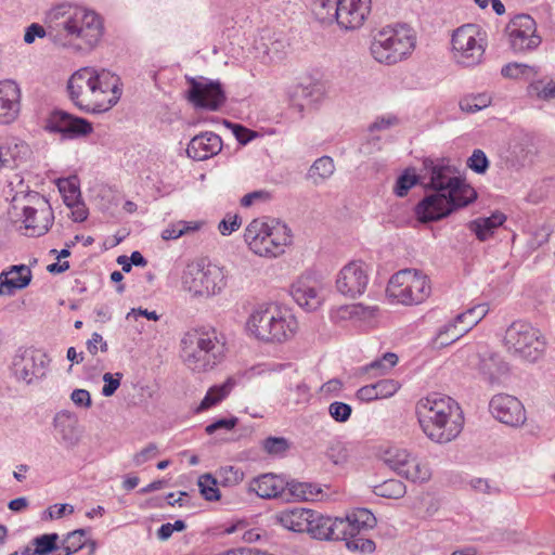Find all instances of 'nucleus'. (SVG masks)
<instances>
[{
	"mask_svg": "<svg viewBox=\"0 0 555 555\" xmlns=\"http://www.w3.org/2000/svg\"><path fill=\"white\" fill-rule=\"evenodd\" d=\"M104 34L100 13L68 1L53 4L44 12L43 25L37 24V38L49 37L54 44L79 54L95 50Z\"/></svg>",
	"mask_w": 555,
	"mask_h": 555,
	"instance_id": "obj_1",
	"label": "nucleus"
},
{
	"mask_svg": "<svg viewBox=\"0 0 555 555\" xmlns=\"http://www.w3.org/2000/svg\"><path fill=\"white\" fill-rule=\"evenodd\" d=\"M423 166L421 183L434 193L422 198L414 208L421 223L439 221L476 201L475 189L456 175L453 166L430 158L424 159Z\"/></svg>",
	"mask_w": 555,
	"mask_h": 555,
	"instance_id": "obj_2",
	"label": "nucleus"
},
{
	"mask_svg": "<svg viewBox=\"0 0 555 555\" xmlns=\"http://www.w3.org/2000/svg\"><path fill=\"white\" fill-rule=\"evenodd\" d=\"M310 517L307 533L320 541H345L349 551L361 553H373L376 548L375 542L365 538V533L373 529L376 517L366 508H358L346 517H332L313 511Z\"/></svg>",
	"mask_w": 555,
	"mask_h": 555,
	"instance_id": "obj_3",
	"label": "nucleus"
},
{
	"mask_svg": "<svg viewBox=\"0 0 555 555\" xmlns=\"http://www.w3.org/2000/svg\"><path fill=\"white\" fill-rule=\"evenodd\" d=\"M423 433L436 443H448L463 429L464 418L457 402L442 393L422 398L415 408Z\"/></svg>",
	"mask_w": 555,
	"mask_h": 555,
	"instance_id": "obj_4",
	"label": "nucleus"
},
{
	"mask_svg": "<svg viewBox=\"0 0 555 555\" xmlns=\"http://www.w3.org/2000/svg\"><path fill=\"white\" fill-rule=\"evenodd\" d=\"M225 341L215 328H195L181 338V358L193 372H205L220 363Z\"/></svg>",
	"mask_w": 555,
	"mask_h": 555,
	"instance_id": "obj_5",
	"label": "nucleus"
},
{
	"mask_svg": "<svg viewBox=\"0 0 555 555\" xmlns=\"http://www.w3.org/2000/svg\"><path fill=\"white\" fill-rule=\"evenodd\" d=\"M246 326L259 340L284 343L291 339L298 327L296 318L276 305L257 307L249 315Z\"/></svg>",
	"mask_w": 555,
	"mask_h": 555,
	"instance_id": "obj_6",
	"label": "nucleus"
},
{
	"mask_svg": "<svg viewBox=\"0 0 555 555\" xmlns=\"http://www.w3.org/2000/svg\"><path fill=\"white\" fill-rule=\"evenodd\" d=\"M415 37L406 26L384 27L371 42L370 51L378 63L392 65L409 56L415 49Z\"/></svg>",
	"mask_w": 555,
	"mask_h": 555,
	"instance_id": "obj_7",
	"label": "nucleus"
},
{
	"mask_svg": "<svg viewBox=\"0 0 555 555\" xmlns=\"http://www.w3.org/2000/svg\"><path fill=\"white\" fill-rule=\"evenodd\" d=\"M503 344L509 354L529 363L539 361L546 350L544 335L524 320L514 321L506 328Z\"/></svg>",
	"mask_w": 555,
	"mask_h": 555,
	"instance_id": "obj_8",
	"label": "nucleus"
},
{
	"mask_svg": "<svg viewBox=\"0 0 555 555\" xmlns=\"http://www.w3.org/2000/svg\"><path fill=\"white\" fill-rule=\"evenodd\" d=\"M387 294L403 305L422 304L431 292L426 275L405 269L395 273L387 285Z\"/></svg>",
	"mask_w": 555,
	"mask_h": 555,
	"instance_id": "obj_9",
	"label": "nucleus"
},
{
	"mask_svg": "<svg viewBox=\"0 0 555 555\" xmlns=\"http://www.w3.org/2000/svg\"><path fill=\"white\" fill-rule=\"evenodd\" d=\"M184 289L194 296H211L225 286L222 270L215 264H191L182 276Z\"/></svg>",
	"mask_w": 555,
	"mask_h": 555,
	"instance_id": "obj_10",
	"label": "nucleus"
},
{
	"mask_svg": "<svg viewBox=\"0 0 555 555\" xmlns=\"http://www.w3.org/2000/svg\"><path fill=\"white\" fill-rule=\"evenodd\" d=\"M42 129L51 134H60L62 140L79 139L93 131L88 119L61 108H53L42 117Z\"/></svg>",
	"mask_w": 555,
	"mask_h": 555,
	"instance_id": "obj_11",
	"label": "nucleus"
},
{
	"mask_svg": "<svg viewBox=\"0 0 555 555\" xmlns=\"http://www.w3.org/2000/svg\"><path fill=\"white\" fill-rule=\"evenodd\" d=\"M189 83L186 99L196 108L218 111L225 102V93L219 80H210L204 76H185Z\"/></svg>",
	"mask_w": 555,
	"mask_h": 555,
	"instance_id": "obj_12",
	"label": "nucleus"
},
{
	"mask_svg": "<svg viewBox=\"0 0 555 555\" xmlns=\"http://www.w3.org/2000/svg\"><path fill=\"white\" fill-rule=\"evenodd\" d=\"M452 47L456 62L466 67L479 64L485 53L477 27L472 24L453 33Z\"/></svg>",
	"mask_w": 555,
	"mask_h": 555,
	"instance_id": "obj_13",
	"label": "nucleus"
},
{
	"mask_svg": "<svg viewBox=\"0 0 555 555\" xmlns=\"http://www.w3.org/2000/svg\"><path fill=\"white\" fill-rule=\"evenodd\" d=\"M467 364L491 385L499 384L501 377L509 371L508 363L487 346H477L476 350L468 354Z\"/></svg>",
	"mask_w": 555,
	"mask_h": 555,
	"instance_id": "obj_14",
	"label": "nucleus"
},
{
	"mask_svg": "<svg viewBox=\"0 0 555 555\" xmlns=\"http://www.w3.org/2000/svg\"><path fill=\"white\" fill-rule=\"evenodd\" d=\"M69 100L81 111L101 113L103 107H92L94 95L93 67H82L76 70L67 81Z\"/></svg>",
	"mask_w": 555,
	"mask_h": 555,
	"instance_id": "obj_15",
	"label": "nucleus"
},
{
	"mask_svg": "<svg viewBox=\"0 0 555 555\" xmlns=\"http://www.w3.org/2000/svg\"><path fill=\"white\" fill-rule=\"evenodd\" d=\"M506 30L514 52L531 51L541 43V37L537 35V24L528 14L516 15L508 23Z\"/></svg>",
	"mask_w": 555,
	"mask_h": 555,
	"instance_id": "obj_16",
	"label": "nucleus"
},
{
	"mask_svg": "<svg viewBox=\"0 0 555 555\" xmlns=\"http://www.w3.org/2000/svg\"><path fill=\"white\" fill-rule=\"evenodd\" d=\"M93 81L92 107H103L102 112L108 111L118 102L122 93L119 77L106 69L93 68Z\"/></svg>",
	"mask_w": 555,
	"mask_h": 555,
	"instance_id": "obj_17",
	"label": "nucleus"
},
{
	"mask_svg": "<svg viewBox=\"0 0 555 555\" xmlns=\"http://www.w3.org/2000/svg\"><path fill=\"white\" fill-rule=\"evenodd\" d=\"M367 284L369 270L363 261H350L341 268L336 279L337 291L349 298L361 296Z\"/></svg>",
	"mask_w": 555,
	"mask_h": 555,
	"instance_id": "obj_18",
	"label": "nucleus"
},
{
	"mask_svg": "<svg viewBox=\"0 0 555 555\" xmlns=\"http://www.w3.org/2000/svg\"><path fill=\"white\" fill-rule=\"evenodd\" d=\"M372 10V0H339L335 22L345 31L360 29Z\"/></svg>",
	"mask_w": 555,
	"mask_h": 555,
	"instance_id": "obj_19",
	"label": "nucleus"
},
{
	"mask_svg": "<svg viewBox=\"0 0 555 555\" xmlns=\"http://www.w3.org/2000/svg\"><path fill=\"white\" fill-rule=\"evenodd\" d=\"M489 410L494 418L512 427L520 426L526 421L522 403L511 395L499 393L493 396L489 403Z\"/></svg>",
	"mask_w": 555,
	"mask_h": 555,
	"instance_id": "obj_20",
	"label": "nucleus"
},
{
	"mask_svg": "<svg viewBox=\"0 0 555 555\" xmlns=\"http://www.w3.org/2000/svg\"><path fill=\"white\" fill-rule=\"evenodd\" d=\"M321 283L310 274L301 275L291 286V295L307 311L317 310L322 304Z\"/></svg>",
	"mask_w": 555,
	"mask_h": 555,
	"instance_id": "obj_21",
	"label": "nucleus"
},
{
	"mask_svg": "<svg viewBox=\"0 0 555 555\" xmlns=\"http://www.w3.org/2000/svg\"><path fill=\"white\" fill-rule=\"evenodd\" d=\"M21 112V89L14 80L0 81V125L15 121Z\"/></svg>",
	"mask_w": 555,
	"mask_h": 555,
	"instance_id": "obj_22",
	"label": "nucleus"
},
{
	"mask_svg": "<svg viewBox=\"0 0 555 555\" xmlns=\"http://www.w3.org/2000/svg\"><path fill=\"white\" fill-rule=\"evenodd\" d=\"M11 377L22 385H30L35 378V347L17 348L10 364Z\"/></svg>",
	"mask_w": 555,
	"mask_h": 555,
	"instance_id": "obj_23",
	"label": "nucleus"
},
{
	"mask_svg": "<svg viewBox=\"0 0 555 555\" xmlns=\"http://www.w3.org/2000/svg\"><path fill=\"white\" fill-rule=\"evenodd\" d=\"M222 150L221 138L211 131L193 137L188 144L186 154L194 160H206Z\"/></svg>",
	"mask_w": 555,
	"mask_h": 555,
	"instance_id": "obj_24",
	"label": "nucleus"
},
{
	"mask_svg": "<svg viewBox=\"0 0 555 555\" xmlns=\"http://www.w3.org/2000/svg\"><path fill=\"white\" fill-rule=\"evenodd\" d=\"M33 274L25 264L12 266L0 273V296H12L16 291L26 287L31 281Z\"/></svg>",
	"mask_w": 555,
	"mask_h": 555,
	"instance_id": "obj_25",
	"label": "nucleus"
},
{
	"mask_svg": "<svg viewBox=\"0 0 555 555\" xmlns=\"http://www.w3.org/2000/svg\"><path fill=\"white\" fill-rule=\"evenodd\" d=\"M275 219L257 218L254 219L245 229L244 240L255 254H267L262 242L268 237V233L275 228Z\"/></svg>",
	"mask_w": 555,
	"mask_h": 555,
	"instance_id": "obj_26",
	"label": "nucleus"
},
{
	"mask_svg": "<svg viewBox=\"0 0 555 555\" xmlns=\"http://www.w3.org/2000/svg\"><path fill=\"white\" fill-rule=\"evenodd\" d=\"M287 481L275 474L269 473L254 478L250 490L261 499H274L286 492Z\"/></svg>",
	"mask_w": 555,
	"mask_h": 555,
	"instance_id": "obj_27",
	"label": "nucleus"
},
{
	"mask_svg": "<svg viewBox=\"0 0 555 555\" xmlns=\"http://www.w3.org/2000/svg\"><path fill=\"white\" fill-rule=\"evenodd\" d=\"M29 194L30 191L28 189L26 191H17L12 199V208L15 217H18L17 210L22 211L21 218L14 220L16 224L20 223L18 230H24L25 235L33 236V233H28V231L35 230V210L30 206V201L27 204H22L23 201L28 199Z\"/></svg>",
	"mask_w": 555,
	"mask_h": 555,
	"instance_id": "obj_28",
	"label": "nucleus"
},
{
	"mask_svg": "<svg viewBox=\"0 0 555 555\" xmlns=\"http://www.w3.org/2000/svg\"><path fill=\"white\" fill-rule=\"evenodd\" d=\"M292 243L291 229L282 222H276L272 232L262 242L267 254H258L261 257H276L284 253V247Z\"/></svg>",
	"mask_w": 555,
	"mask_h": 555,
	"instance_id": "obj_29",
	"label": "nucleus"
},
{
	"mask_svg": "<svg viewBox=\"0 0 555 555\" xmlns=\"http://www.w3.org/2000/svg\"><path fill=\"white\" fill-rule=\"evenodd\" d=\"M311 515H313V509L292 508L282 511L276 518L284 528L302 533L309 529Z\"/></svg>",
	"mask_w": 555,
	"mask_h": 555,
	"instance_id": "obj_30",
	"label": "nucleus"
},
{
	"mask_svg": "<svg viewBox=\"0 0 555 555\" xmlns=\"http://www.w3.org/2000/svg\"><path fill=\"white\" fill-rule=\"evenodd\" d=\"M505 220L506 217L504 214L495 212L488 218H478L473 220L468 228L476 234L479 241L485 242L493 235L494 230L502 225Z\"/></svg>",
	"mask_w": 555,
	"mask_h": 555,
	"instance_id": "obj_31",
	"label": "nucleus"
},
{
	"mask_svg": "<svg viewBox=\"0 0 555 555\" xmlns=\"http://www.w3.org/2000/svg\"><path fill=\"white\" fill-rule=\"evenodd\" d=\"M335 172V164L332 157L321 156L313 162L307 172V179L314 185H320L328 180Z\"/></svg>",
	"mask_w": 555,
	"mask_h": 555,
	"instance_id": "obj_32",
	"label": "nucleus"
},
{
	"mask_svg": "<svg viewBox=\"0 0 555 555\" xmlns=\"http://www.w3.org/2000/svg\"><path fill=\"white\" fill-rule=\"evenodd\" d=\"M54 426L57 435L67 442L75 443L78 440L77 420L69 412L62 411L54 417Z\"/></svg>",
	"mask_w": 555,
	"mask_h": 555,
	"instance_id": "obj_33",
	"label": "nucleus"
},
{
	"mask_svg": "<svg viewBox=\"0 0 555 555\" xmlns=\"http://www.w3.org/2000/svg\"><path fill=\"white\" fill-rule=\"evenodd\" d=\"M459 325V322L453 319L449 323L441 326L431 340L433 347L440 349L450 346L459 338H461L466 333V330L460 327Z\"/></svg>",
	"mask_w": 555,
	"mask_h": 555,
	"instance_id": "obj_34",
	"label": "nucleus"
},
{
	"mask_svg": "<svg viewBox=\"0 0 555 555\" xmlns=\"http://www.w3.org/2000/svg\"><path fill=\"white\" fill-rule=\"evenodd\" d=\"M410 457L411 455L406 450L395 446L388 447L380 454L382 461L400 476L405 466L409 465Z\"/></svg>",
	"mask_w": 555,
	"mask_h": 555,
	"instance_id": "obj_35",
	"label": "nucleus"
},
{
	"mask_svg": "<svg viewBox=\"0 0 555 555\" xmlns=\"http://www.w3.org/2000/svg\"><path fill=\"white\" fill-rule=\"evenodd\" d=\"M56 186L62 194L65 205L75 203L81 198L80 181L77 175L55 180Z\"/></svg>",
	"mask_w": 555,
	"mask_h": 555,
	"instance_id": "obj_36",
	"label": "nucleus"
},
{
	"mask_svg": "<svg viewBox=\"0 0 555 555\" xmlns=\"http://www.w3.org/2000/svg\"><path fill=\"white\" fill-rule=\"evenodd\" d=\"M88 529H76L64 535L62 539V554L74 555L86 546L88 543Z\"/></svg>",
	"mask_w": 555,
	"mask_h": 555,
	"instance_id": "obj_37",
	"label": "nucleus"
},
{
	"mask_svg": "<svg viewBox=\"0 0 555 555\" xmlns=\"http://www.w3.org/2000/svg\"><path fill=\"white\" fill-rule=\"evenodd\" d=\"M204 223H205L204 221H198V220L197 221H185V220L177 221V222L170 224L169 227H167L165 230H163L162 238L165 241L177 240V238L181 237L182 235H186V234L199 231L203 228Z\"/></svg>",
	"mask_w": 555,
	"mask_h": 555,
	"instance_id": "obj_38",
	"label": "nucleus"
},
{
	"mask_svg": "<svg viewBox=\"0 0 555 555\" xmlns=\"http://www.w3.org/2000/svg\"><path fill=\"white\" fill-rule=\"evenodd\" d=\"M286 492L295 500L313 501L318 498L322 490L317 485L310 482H299L292 480L287 481Z\"/></svg>",
	"mask_w": 555,
	"mask_h": 555,
	"instance_id": "obj_39",
	"label": "nucleus"
},
{
	"mask_svg": "<svg viewBox=\"0 0 555 555\" xmlns=\"http://www.w3.org/2000/svg\"><path fill=\"white\" fill-rule=\"evenodd\" d=\"M489 309L486 304L477 305L463 313L457 314L454 319L462 324L466 333L477 325L488 313Z\"/></svg>",
	"mask_w": 555,
	"mask_h": 555,
	"instance_id": "obj_40",
	"label": "nucleus"
},
{
	"mask_svg": "<svg viewBox=\"0 0 555 555\" xmlns=\"http://www.w3.org/2000/svg\"><path fill=\"white\" fill-rule=\"evenodd\" d=\"M62 540L56 532L37 537V555H61Z\"/></svg>",
	"mask_w": 555,
	"mask_h": 555,
	"instance_id": "obj_41",
	"label": "nucleus"
},
{
	"mask_svg": "<svg viewBox=\"0 0 555 555\" xmlns=\"http://www.w3.org/2000/svg\"><path fill=\"white\" fill-rule=\"evenodd\" d=\"M401 476L413 482H425L430 479L431 472L427 464L410 457L409 465L405 466Z\"/></svg>",
	"mask_w": 555,
	"mask_h": 555,
	"instance_id": "obj_42",
	"label": "nucleus"
},
{
	"mask_svg": "<svg viewBox=\"0 0 555 555\" xmlns=\"http://www.w3.org/2000/svg\"><path fill=\"white\" fill-rule=\"evenodd\" d=\"M233 382L228 379L220 386L211 387L199 404V410H207L222 401L231 391Z\"/></svg>",
	"mask_w": 555,
	"mask_h": 555,
	"instance_id": "obj_43",
	"label": "nucleus"
},
{
	"mask_svg": "<svg viewBox=\"0 0 555 555\" xmlns=\"http://www.w3.org/2000/svg\"><path fill=\"white\" fill-rule=\"evenodd\" d=\"M339 0H313V13L323 24H333L335 22V11Z\"/></svg>",
	"mask_w": 555,
	"mask_h": 555,
	"instance_id": "obj_44",
	"label": "nucleus"
},
{
	"mask_svg": "<svg viewBox=\"0 0 555 555\" xmlns=\"http://www.w3.org/2000/svg\"><path fill=\"white\" fill-rule=\"evenodd\" d=\"M491 104V96L487 93L468 94L460 100V108L468 114L477 113Z\"/></svg>",
	"mask_w": 555,
	"mask_h": 555,
	"instance_id": "obj_45",
	"label": "nucleus"
},
{
	"mask_svg": "<svg viewBox=\"0 0 555 555\" xmlns=\"http://www.w3.org/2000/svg\"><path fill=\"white\" fill-rule=\"evenodd\" d=\"M374 493L382 498L400 499L406 493L405 485L398 479H388L374 488Z\"/></svg>",
	"mask_w": 555,
	"mask_h": 555,
	"instance_id": "obj_46",
	"label": "nucleus"
},
{
	"mask_svg": "<svg viewBox=\"0 0 555 555\" xmlns=\"http://www.w3.org/2000/svg\"><path fill=\"white\" fill-rule=\"evenodd\" d=\"M325 454L333 464L339 465L348 461L349 450L345 442L333 439L328 442Z\"/></svg>",
	"mask_w": 555,
	"mask_h": 555,
	"instance_id": "obj_47",
	"label": "nucleus"
},
{
	"mask_svg": "<svg viewBox=\"0 0 555 555\" xmlns=\"http://www.w3.org/2000/svg\"><path fill=\"white\" fill-rule=\"evenodd\" d=\"M197 486L201 494L207 501H218L220 499V491L217 487V479L211 474H204L199 476Z\"/></svg>",
	"mask_w": 555,
	"mask_h": 555,
	"instance_id": "obj_48",
	"label": "nucleus"
},
{
	"mask_svg": "<svg viewBox=\"0 0 555 555\" xmlns=\"http://www.w3.org/2000/svg\"><path fill=\"white\" fill-rule=\"evenodd\" d=\"M420 180H422L421 176H416L415 173H411L409 170H405L396 181L393 188L395 194L399 197H404Z\"/></svg>",
	"mask_w": 555,
	"mask_h": 555,
	"instance_id": "obj_49",
	"label": "nucleus"
},
{
	"mask_svg": "<svg viewBox=\"0 0 555 555\" xmlns=\"http://www.w3.org/2000/svg\"><path fill=\"white\" fill-rule=\"evenodd\" d=\"M262 447L270 455H283L287 452L291 444L284 437H268L263 440Z\"/></svg>",
	"mask_w": 555,
	"mask_h": 555,
	"instance_id": "obj_50",
	"label": "nucleus"
},
{
	"mask_svg": "<svg viewBox=\"0 0 555 555\" xmlns=\"http://www.w3.org/2000/svg\"><path fill=\"white\" fill-rule=\"evenodd\" d=\"M37 217L42 220V224H37V236L46 234L53 224L54 215L53 210L50 207L49 203L43 198V206L37 208Z\"/></svg>",
	"mask_w": 555,
	"mask_h": 555,
	"instance_id": "obj_51",
	"label": "nucleus"
},
{
	"mask_svg": "<svg viewBox=\"0 0 555 555\" xmlns=\"http://www.w3.org/2000/svg\"><path fill=\"white\" fill-rule=\"evenodd\" d=\"M352 413V408L350 404L334 401L328 405V414L337 423H346Z\"/></svg>",
	"mask_w": 555,
	"mask_h": 555,
	"instance_id": "obj_52",
	"label": "nucleus"
},
{
	"mask_svg": "<svg viewBox=\"0 0 555 555\" xmlns=\"http://www.w3.org/2000/svg\"><path fill=\"white\" fill-rule=\"evenodd\" d=\"M467 167L478 175L485 173L489 168V160L482 150L476 149L467 159Z\"/></svg>",
	"mask_w": 555,
	"mask_h": 555,
	"instance_id": "obj_53",
	"label": "nucleus"
},
{
	"mask_svg": "<svg viewBox=\"0 0 555 555\" xmlns=\"http://www.w3.org/2000/svg\"><path fill=\"white\" fill-rule=\"evenodd\" d=\"M224 125L232 130L233 135L242 145H246L257 137L256 131L248 129L241 124H233L231 121L224 120Z\"/></svg>",
	"mask_w": 555,
	"mask_h": 555,
	"instance_id": "obj_54",
	"label": "nucleus"
},
{
	"mask_svg": "<svg viewBox=\"0 0 555 555\" xmlns=\"http://www.w3.org/2000/svg\"><path fill=\"white\" fill-rule=\"evenodd\" d=\"M8 146L11 149V157L14 167L26 160L33 153L29 144L24 141H18Z\"/></svg>",
	"mask_w": 555,
	"mask_h": 555,
	"instance_id": "obj_55",
	"label": "nucleus"
},
{
	"mask_svg": "<svg viewBox=\"0 0 555 555\" xmlns=\"http://www.w3.org/2000/svg\"><path fill=\"white\" fill-rule=\"evenodd\" d=\"M121 377V373H116L115 375L112 373H105L103 375L104 386L102 388V395L104 397L113 396L120 386Z\"/></svg>",
	"mask_w": 555,
	"mask_h": 555,
	"instance_id": "obj_56",
	"label": "nucleus"
},
{
	"mask_svg": "<svg viewBox=\"0 0 555 555\" xmlns=\"http://www.w3.org/2000/svg\"><path fill=\"white\" fill-rule=\"evenodd\" d=\"M375 385L379 399L393 396L400 388L399 383L393 379H380Z\"/></svg>",
	"mask_w": 555,
	"mask_h": 555,
	"instance_id": "obj_57",
	"label": "nucleus"
},
{
	"mask_svg": "<svg viewBox=\"0 0 555 555\" xmlns=\"http://www.w3.org/2000/svg\"><path fill=\"white\" fill-rule=\"evenodd\" d=\"M158 453V447L156 443L151 442L149 443L144 449H142L140 452L135 453L133 455V464L134 466H141L144 463L149 462L153 457H155Z\"/></svg>",
	"mask_w": 555,
	"mask_h": 555,
	"instance_id": "obj_58",
	"label": "nucleus"
},
{
	"mask_svg": "<svg viewBox=\"0 0 555 555\" xmlns=\"http://www.w3.org/2000/svg\"><path fill=\"white\" fill-rule=\"evenodd\" d=\"M220 475L222 477L223 485L231 486V485H237L243 480L244 474L238 468H235L234 466H228L224 468H221Z\"/></svg>",
	"mask_w": 555,
	"mask_h": 555,
	"instance_id": "obj_59",
	"label": "nucleus"
},
{
	"mask_svg": "<svg viewBox=\"0 0 555 555\" xmlns=\"http://www.w3.org/2000/svg\"><path fill=\"white\" fill-rule=\"evenodd\" d=\"M237 423H238V418L235 416H232L230 418H220V420H217V421L212 422L211 424L207 425L205 428V431L208 435H211L219 429L231 430L237 425Z\"/></svg>",
	"mask_w": 555,
	"mask_h": 555,
	"instance_id": "obj_60",
	"label": "nucleus"
},
{
	"mask_svg": "<svg viewBox=\"0 0 555 555\" xmlns=\"http://www.w3.org/2000/svg\"><path fill=\"white\" fill-rule=\"evenodd\" d=\"M529 66L522 63H508L501 69V74L505 78H519L527 73Z\"/></svg>",
	"mask_w": 555,
	"mask_h": 555,
	"instance_id": "obj_61",
	"label": "nucleus"
},
{
	"mask_svg": "<svg viewBox=\"0 0 555 555\" xmlns=\"http://www.w3.org/2000/svg\"><path fill=\"white\" fill-rule=\"evenodd\" d=\"M241 227V218L237 215L230 216L228 215L225 218H223L218 229L222 235H230L234 231H236Z\"/></svg>",
	"mask_w": 555,
	"mask_h": 555,
	"instance_id": "obj_62",
	"label": "nucleus"
},
{
	"mask_svg": "<svg viewBox=\"0 0 555 555\" xmlns=\"http://www.w3.org/2000/svg\"><path fill=\"white\" fill-rule=\"evenodd\" d=\"M377 310L376 307H363L362 305H352V306H345L340 309L343 317L345 318L347 314L349 317H365V315H373L374 312Z\"/></svg>",
	"mask_w": 555,
	"mask_h": 555,
	"instance_id": "obj_63",
	"label": "nucleus"
},
{
	"mask_svg": "<svg viewBox=\"0 0 555 555\" xmlns=\"http://www.w3.org/2000/svg\"><path fill=\"white\" fill-rule=\"evenodd\" d=\"M72 210L73 220L75 222H82L88 218L89 210L82 198L66 205Z\"/></svg>",
	"mask_w": 555,
	"mask_h": 555,
	"instance_id": "obj_64",
	"label": "nucleus"
}]
</instances>
